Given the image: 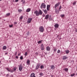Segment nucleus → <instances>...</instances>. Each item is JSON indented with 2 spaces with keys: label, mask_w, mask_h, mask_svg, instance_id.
Returning a JSON list of instances; mask_svg holds the SVG:
<instances>
[{
  "label": "nucleus",
  "mask_w": 77,
  "mask_h": 77,
  "mask_svg": "<svg viewBox=\"0 0 77 77\" xmlns=\"http://www.w3.org/2000/svg\"><path fill=\"white\" fill-rule=\"evenodd\" d=\"M42 11L41 10H39L38 12V11H34V14L36 15V16H39V15H42Z\"/></svg>",
  "instance_id": "nucleus-1"
},
{
  "label": "nucleus",
  "mask_w": 77,
  "mask_h": 77,
  "mask_svg": "<svg viewBox=\"0 0 77 77\" xmlns=\"http://www.w3.org/2000/svg\"><path fill=\"white\" fill-rule=\"evenodd\" d=\"M40 8L42 9V8L45 9V8H46V5L45 4V3H42L40 6Z\"/></svg>",
  "instance_id": "nucleus-2"
},
{
  "label": "nucleus",
  "mask_w": 77,
  "mask_h": 77,
  "mask_svg": "<svg viewBox=\"0 0 77 77\" xmlns=\"http://www.w3.org/2000/svg\"><path fill=\"white\" fill-rule=\"evenodd\" d=\"M40 66H41V64L39 63H37L36 65L35 66V69L36 70H37V69H38L40 67Z\"/></svg>",
  "instance_id": "nucleus-3"
},
{
  "label": "nucleus",
  "mask_w": 77,
  "mask_h": 77,
  "mask_svg": "<svg viewBox=\"0 0 77 77\" xmlns=\"http://www.w3.org/2000/svg\"><path fill=\"white\" fill-rule=\"evenodd\" d=\"M39 30L40 32H43L44 30V28L42 26H41L39 27Z\"/></svg>",
  "instance_id": "nucleus-4"
},
{
  "label": "nucleus",
  "mask_w": 77,
  "mask_h": 77,
  "mask_svg": "<svg viewBox=\"0 0 77 77\" xmlns=\"http://www.w3.org/2000/svg\"><path fill=\"white\" fill-rule=\"evenodd\" d=\"M32 18H29L28 19V20L27 21V23L28 24H29V23H30V22L32 21Z\"/></svg>",
  "instance_id": "nucleus-5"
},
{
  "label": "nucleus",
  "mask_w": 77,
  "mask_h": 77,
  "mask_svg": "<svg viewBox=\"0 0 77 77\" xmlns=\"http://www.w3.org/2000/svg\"><path fill=\"white\" fill-rule=\"evenodd\" d=\"M23 66H22V65H19V71H22V69H23Z\"/></svg>",
  "instance_id": "nucleus-6"
},
{
  "label": "nucleus",
  "mask_w": 77,
  "mask_h": 77,
  "mask_svg": "<svg viewBox=\"0 0 77 77\" xmlns=\"http://www.w3.org/2000/svg\"><path fill=\"white\" fill-rule=\"evenodd\" d=\"M41 48L42 50L43 51L44 50V46L43 44H41Z\"/></svg>",
  "instance_id": "nucleus-7"
},
{
  "label": "nucleus",
  "mask_w": 77,
  "mask_h": 77,
  "mask_svg": "<svg viewBox=\"0 0 77 77\" xmlns=\"http://www.w3.org/2000/svg\"><path fill=\"white\" fill-rule=\"evenodd\" d=\"M54 27L56 29H57L59 28V24L57 23H56L54 25Z\"/></svg>",
  "instance_id": "nucleus-8"
},
{
  "label": "nucleus",
  "mask_w": 77,
  "mask_h": 77,
  "mask_svg": "<svg viewBox=\"0 0 77 77\" xmlns=\"http://www.w3.org/2000/svg\"><path fill=\"white\" fill-rule=\"evenodd\" d=\"M59 2H58L55 5V8H56L59 5Z\"/></svg>",
  "instance_id": "nucleus-9"
},
{
  "label": "nucleus",
  "mask_w": 77,
  "mask_h": 77,
  "mask_svg": "<svg viewBox=\"0 0 77 77\" xmlns=\"http://www.w3.org/2000/svg\"><path fill=\"white\" fill-rule=\"evenodd\" d=\"M17 69V68L16 67H14V68L13 69V70L11 71V72H13L14 71H16V70Z\"/></svg>",
  "instance_id": "nucleus-10"
},
{
  "label": "nucleus",
  "mask_w": 77,
  "mask_h": 77,
  "mask_svg": "<svg viewBox=\"0 0 77 77\" xmlns=\"http://www.w3.org/2000/svg\"><path fill=\"white\" fill-rule=\"evenodd\" d=\"M35 73H32L30 76V77H36V76L35 75Z\"/></svg>",
  "instance_id": "nucleus-11"
},
{
  "label": "nucleus",
  "mask_w": 77,
  "mask_h": 77,
  "mask_svg": "<svg viewBox=\"0 0 77 77\" xmlns=\"http://www.w3.org/2000/svg\"><path fill=\"white\" fill-rule=\"evenodd\" d=\"M68 58V57H67L64 56H63L62 59L63 60H66V59Z\"/></svg>",
  "instance_id": "nucleus-12"
},
{
  "label": "nucleus",
  "mask_w": 77,
  "mask_h": 77,
  "mask_svg": "<svg viewBox=\"0 0 77 77\" xmlns=\"http://www.w3.org/2000/svg\"><path fill=\"white\" fill-rule=\"evenodd\" d=\"M51 49V48L49 46H47L46 48V50H47V51H50Z\"/></svg>",
  "instance_id": "nucleus-13"
},
{
  "label": "nucleus",
  "mask_w": 77,
  "mask_h": 77,
  "mask_svg": "<svg viewBox=\"0 0 77 77\" xmlns=\"http://www.w3.org/2000/svg\"><path fill=\"white\" fill-rule=\"evenodd\" d=\"M30 61L29 60H27L26 61L27 65H29L30 64Z\"/></svg>",
  "instance_id": "nucleus-14"
},
{
  "label": "nucleus",
  "mask_w": 77,
  "mask_h": 77,
  "mask_svg": "<svg viewBox=\"0 0 77 77\" xmlns=\"http://www.w3.org/2000/svg\"><path fill=\"white\" fill-rule=\"evenodd\" d=\"M51 69H54L55 68V67H54V66L52 65L51 66Z\"/></svg>",
  "instance_id": "nucleus-15"
},
{
  "label": "nucleus",
  "mask_w": 77,
  "mask_h": 77,
  "mask_svg": "<svg viewBox=\"0 0 77 77\" xmlns=\"http://www.w3.org/2000/svg\"><path fill=\"white\" fill-rule=\"evenodd\" d=\"M50 5H48L47 6V10L48 11L50 10Z\"/></svg>",
  "instance_id": "nucleus-16"
},
{
  "label": "nucleus",
  "mask_w": 77,
  "mask_h": 77,
  "mask_svg": "<svg viewBox=\"0 0 77 77\" xmlns=\"http://www.w3.org/2000/svg\"><path fill=\"white\" fill-rule=\"evenodd\" d=\"M49 17V15L48 14H47L45 16V19H46V20H48Z\"/></svg>",
  "instance_id": "nucleus-17"
},
{
  "label": "nucleus",
  "mask_w": 77,
  "mask_h": 77,
  "mask_svg": "<svg viewBox=\"0 0 77 77\" xmlns=\"http://www.w3.org/2000/svg\"><path fill=\"white\" fill-rule=\"evenodd\" d=\"M31 10V9H30V8H28L26 10V12H30V11Z\"/></svg>",
  "instance_id": "nucleus-18"
},
{
  "label": "nucleus",
  "mask_w": 77,
  "mask_h": 77,
  "mask_svg": "<svg viewBox=\"0 0 77 77\" xmlns=\"http://www.w3.org/2000/svg\"><path fill=\"white\" fill-rule=\"evenodd\" d=\"M55 12L58 14H59V11H58V10L56 8L55 10Z\"/></svg>",
  "instance_id": "nucleus-19"
},
{
  "label": "nucleus",
  "mask_w": 77,
  "mask_h": 77,
  "mask_svg": "<svg viewBox=\"0 0 77 77\" xmlns=\"http://www.w3.org/2000/svg\"><path fill=\"white\" fill-rule=\"evenodd\" d=\"M64 71L66 72H68V69L67 68H65L64 69Z\"/></svg>",
  "instance_id": "nucleus-20"
},
{
  "label": "nucleus",
  "mask_w": 77,
  "mask_h": 77,
  "mask_svg": "<svg viewBox=\"0 0 77 77\" xmlns=\"http://www.w3.org/2000/svg\"><path fill=\"white\" fill-rule=\"evenodd\" d=\"M42 40L39 41L37 43L39 44H41L42 43Z\"/></svg>",
  "instance_id": "nucleus-21"
},
{
  "label": "nucleus",
  "mask_w": 77,
  "mask_h": 77,
  "mask_svg": "<svg viewBox=\"0 0 77 77\" xmlns=\"http://www.w3.org/2000/svg\"><path fill=\"white\" fill-rule=\"evenodd\" d=\"M65 51L66 53V54H68L69 53V51L68 50H67L66 51Z\"/></svg>",
  "instance_id": "nucleus-22"
},
{
  "label": "nucleus",
  "mask_w": 77,
  "mask_h": 77,
  "mask_svg": "<svg viewBox=\"0 0 77 77\" xmlns=\"http://www.w3.org/2000/svg\"><path fill=\"white\" fill-rule=\"evenodd\" d=\"M18 11L20 13L21 12H22V10L21 9H18Z\"/></svg>",
  "instance_id": "nucleus-23"
},
{
  "label": "nucleus",
  "mask_w": 77,
  "mask_h": 77,
  "mask_svg": "<svg viewBox=\"0 0 77 77\" xmlns=\"http://www.w3.org/2000/svg\"><path fill=\"white\" fill-rule=\"evenodd\" d=\"M23 16H21L20 18V20H23Z\"/></svg>",
  "instance_id": "nucleus-24"
},
{
  "label": "nucleus",
  "mask_w": 77,
  "mask_h": 77,
  "mask_svg": "<svg viewBox=\"0 0 77 77\" xmlns=\"http://www.w3.org/2000/svg\"><path fill=\"white\" fill-rule=\"evenodd\" d=\"M43 68H44V66H43V65H41L40 66L41 69H43Z\"/></svg>",
  "instance_id": "nucleus-25"
},
{
  "label": "nucleus",
  "mask_w": 77,
  "mask_h": 77,
  "mask_svg": "<svg viewBox=\"0 0 77 77\" xmlns=\"http://www.w3.org/2000/svg\"><path fill=\"white\" fill-rule=\"evenodd\" d=\"M44 12L45 14H47V10H45L44 11Z\"/></svg>",
  "instance_id": "nucleus-26"
},
{
  "label": "nucleus",
  "mask_w": 77,
  "mask_h": 77,
  "mask_svg": "<svg viewBox=\"0 0 77 77\" xmlns=\"http://www.w3.org/2000/svg\"><path fill=\"white\" fill-rule=\"evenodd\" d=\"M6 15L7 17H8V16H9V15H10V13H7L6 14Z\"/></svg>",
  "instance_id": "nucleus-27"
},
{
  "label": "nucleus",
  "mask_w": 77,
  "mask_h": 77,
  "mask_svg": "<svg viewBox=\"0 0 77 77\" xmlns=\"http://www.w3.org/2000/svg\"><path fill=\"white\" fill-rule=\"evenodd\" d=\"M3 50H5L6 48V46H4L3 47Z\"/></svg>",
  "instance_id": "nucleus-28"
},
{
  "label": "nucleus",
  "mask_w": 77,
  "mask_h": 77,
  "mask_svg": "<svg viewBox=\"0 0 77 77\" xmlns=\"http://www.w3.org/2000/svg\"><path fill=\"white\" fill-rule=\"evenodd\" d=\"M40 75L41 76H42L44 75V74H43L42 72L40 73Z\"/></svg>",
  "instance_id": "nucleus-29"
},
{
  "label": "nucleus",
  "mask_w": 77,
  "mask_h": 77,
  "mask_svg": "<svg viewBox=\"0 0 77 77\" xmlns=\"http://www.w3.org/2000/svg\"><path fill=\"white\" fill-rule=\"evenodd\" d=\"M75 75V74L73 73V74H72L70 75V76L71 77H73V76H74V75Z\"/></svg>",
  "instance_id": "nucleus-30"
},
{
  "label": "nucleus",
  "mask_w": 77,
  "mask_h": 77,
  "mask_svg": "<svg viewBox=\"0 0 77 77\" xmlns=\"http://www.w3.org/2000/svg\"><path fill=\"white\" fill-rule=\"evenodd\" d=\"M61 9H62V6H61V5H60V8L59 9V11H60V10Z\"/></svg>",
  "instance_id": "nucleus-31"
},
{
  "label": "nucleus",
  "mask_w": 77,
  "mask_h": 77,
  "mask_svg": "<svg viewBox=\"0 0 77 77\" xmlns=\"http://www.w3.org/2000/svg\"><path fill=\"white\" fill-rule=\"evenodd\" d=\"M56 51H57V49L56 48H54V51L56 52Z\"/></svg>",
  "instance_id": "nucleus-32"
},
{
  "label": "nucleus",
  "mask_w": 77,
  "mask_h": 77,
  "mask_svg": "<svg viewBox=\"0 0 77 77\" xmlns=\"http://www.w3.org/2000/svg\"><path fill=\"white\" fill-rule=\"evenodd\" d=\"M76 4V2H74L73 3V6H74Z\"/></svg>",
  "instance_id": "nucleus-33"
},
{
  "label": "nucleus",
  "mask_w": 77,
  "mask_h": 77,
  "mask_svg": "<svg viewBox=\"0 0 77 77\" xmlns=\"http://www.w3.org/2000/svg\"><path fill=\"white\" fill-rule=\"evenodd\" d=\"M57 53H60V51L59 50H58L57 51Z\"/></svg>",
  "instance_id": "nucleus-34"
},
{
  "label": "nucleus",
  "mask_w": 77,
  "mask_h": 77,
  "mask_svg": "<svg viewBox=\"0 0 77 77\" xmlns=\"http://www.w3.org/2000/svg\"><path fill=\"white\" fill-rule=\"evenodd\" d=\"M23 59V56H21L20 57V59H21V60H22V59Z\"/></svg>",
  "instance_id": "nucleus-35"
},
{
  "label": "nucleus",
  "mask_w": 77,
  "mask_h": 77,
  "mask_svg": "<svg viewBox=\"0 0 77 77\" xmlns=\"http://www.w3.org/2000/svg\"><path fill=\"white\" fill-rule=\"evenodd\" d=\"M27 55V52H26L25 53V56H26Z\"/></svg>",
  "instance_id": "nucleus-36"
},
{
  "label": "nucleus",
  "mask_w": 77,
  "mask_h": 77,
  "mask_svg": "<svg viewBox=\"0 0 77 77\" xmlns=\"http://www.w3.org/2000/svg\"><path fill=\"white\" fill-rule=\"evenodd\" d=\"M64 16H65V15L64 14H62L61 15V17H64Z\"/></svg>",
  "instance_id": "nucleus-37"
},
{
  "label": "nucleus",
  "mask_w": 77,
  "mask_h": 77,
  "mask_svg": "<svg viewBox=\"0 0 77 77\" xmlns=\"http://www.w3.org/2000/svg\"><path fill=\"white\" fill-rule=\"evenodd\" d=\"M51 17V15H50L49 16V20H52L51 19L50 20Z\"/></svg>",
  "instance_id": "nucleus-38"
},
{
  "label": "nucleus",
  "mask_w": 77,
  "mask_h": 77,
  "mask_svg": "<svg viewBox=\"0 0 77 77\" xmlns=\"http://www.w3.org/2000/svg\"><path fill=\"white\" fill-rule=\"evenodd\" d=\"M13 27V25H10V27Z\"/></svg>",
  "instance_id": "nucleus-39"
},
{
  "label": "nucleus",
  "mask_w": 77,
  "mask_h": 77,
  "mask_svg": "<svg viewBox=\"0 0 77 77\" xmlns=\"http://www.w3.org/2000/svg\"><path fill=\"white\" fill-rule=\"evenodd\" d=\"M16 59H18V56H16Z\"/></svg>",
  "instance_id": "nucleus-40"
},
{
  "label": "nucleus",
  "mask_w": 77,
  "mask_h": 77,
  "mask_svg": "<svg viewBox=\"0 0 77 77\" xmlns=\"http://www.w3.org/2000/svg\"><path fill=\"white\" fill-rule=\"evenodd\" d=\"M7 70H8V71H10V70H9V69L8 68H7Z\"/></svg>",
  "instance_id": "nucleus-41"
},
{
  "label": "nucleus",
  "mask_w": 77,
  "mask_h": 77,
  "mask_svg": "<svg viewBox=\"0 0 77 77\" xmlns=\"http://www.w3.org/2000/svg\"><path fill=\"white\" fill-rule=\"evenodd\" d=\"M19 0H15L16 2H18Z\"/></svg>",
  "instance_id": "nucleus-42"
},
{
  "label": "nucleus",
  "mask_w": 77,
  "mask_h": 77,
  "mask_svg": "<svg viewBox=\"0 0 77 77\" xmlns=\"http://www.w3.org/2000/svg\"><path fill=\"white\" fill-rule=\"evenodd\" d=\"M17 22H14V24H17Z\"/></svg>",
  "instance_id": "nucleus-43"
},
{
  "label": "nucleus",
  "mask_w": 77,
  "mask_h": 77,
  "mask_svg": "<svg viewBox=\"0 0 77 77\" xmlns=\"http://www.w3.org/2000/svg\"><path fill=\"white\" fill-rule=\"evenodd\" d=\"M17 52H16L15 53V56H16V55H17Z\"/></svg>",
  "instance_id": "nucleus-44"
},
{
  "label": "nucleus",
  "mask_w": 77,
  "mask_h": 77,
  "mask_svg": "<svg viewBox=\"0 0 77 77\" xmlns=\"http://www.w3.org/2000/svg\"><path fill=\"white\" fill-rule=\"evenodd\" d=\"M75 32H77V29H76L75 30Z\"/></svg>",
  "instance_id": "nucleus-45"
},
{
  "label": "nucleus",
  "mask_w": 77,
  "mask_h": 77,
  "mask_svg": "<svg viewBox=\"0 0 77 77\" xmlns=\"http://www.w3.org/2000/svg\"><path fill=\"white\" fill-rule=\"evenodd\" d=\"M36 54H37V55H38V52L35 53Z\"/></svg>",
  "instance_id": "nucleus-46"
},
{
  "label": "nucleus",
  "mask_w": 77,
  "mask_h": 77,
  "mask_svg": "<svg viewBox=\"0 0 77 77\" xmlns=\"http://www.w3.org/2000/svg\"><path fill=\"white\" fill-rule=\"evenodd\" d=\"M18 55V56H20V54H19Z\"/></svg>",
  "instance_id": "nucleus-47"
},
{
  "label": "nucleus",
  "mask_w": 77,
  "mask_h": 77,
  "mask_svg": "<svg viewBox=\"0 0 77 77\" xmlns=\"http://www.w3.org/2000/svg\"><path fill=\"white\" fill-rule=\"evenodd\" d=\"M7 76H8V75H9V74H8L7 75Z\"/></svg>",
  "instance_id": "nucleus-48"
},
{
  "label": "nucleus",
  "mask_w": 77,
  "mask_h": 77,
  "mask_svg": "<svg viewBox=\"0 0 77 77\" xmlns=\"http://www.w3.org/2000/svg\"><path fill=\"white\" fill-rule=\"evenodd\" d=\"M5 54H7V53H5Z\"/></svg>",
  "instance_id": "nucleus-49"
},
{
  "label": "nucleus",
  "mask_w": 77,
  "mask_h": 77,
  "mask_svg": "<svg viewBox=\"0 0 77 77\" xmlns=\"http://www.w3.org/2000/svg\"><path fill=\"white\" fill-rule=\"evenodd\" d=\"M9 27H10V25H9Z\"/></svg>",
  "instance_id": "nucleus-50"
},
{
  "label": "nucleus",
  "mask_w": 77,
  "mask_h": 77,
  "mask_svg": "<svg viewBox=\"0 0 77 77\" xmlns=\"http://www.w3.org/2000/svg\"><path fill=\"white\" fill-rule=\"evenodd\" d=\"M1 63V61H0V63Z\"/></svg>",
  "instance_id": "nucleus-51"
},
{
  "label": "nucleus",
  "mask_w": 77,
  "mask_h": 77,
  "mask_svg": "<svg viewBox=\"0 0 77 77\" xmlns=\"http://www.w3.org/2000/svg\"><path fill=\"white\" fill-rule=\"evenodd\" d=\"M2 0H0V1H2Z\"/></svg>",
  "instance_id": "nucleus-52"
},
{
  "label": "nucleus",
  "mask_w": 77,
  "mask_h": 77,
  "mask_svg": "<svg viewBox=\"0 0 77 77\" xmlns=\"http://www.w3.org/2000/svg\"><path fill=\"white\" fill-rule=\"evenodd\" d=\"M57 36H59V35H58Z\"/></svg>",
  "instance_id": "nucleus-53"
},
{
  "label": "nucleus",
  "mask_w": 77,
  "mask_h": 77,
  "mask_svg": "<svg viewBox=\"0 0 77 77\" xmlns=\"http://www.w3.org/2000/svg\"><path fill=\"white\" fill-rule=\"evenodd\" d=\"M50 29H51V28H50Z\"/></svg>",
  "instance_id": "nucleus-54"
}]
</instances>
